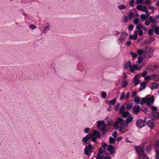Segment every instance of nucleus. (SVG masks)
<instances>
[{
  "label": "nucleus",
  "mask_w": 159,
  "mask_h": 159,
  "mask_svg": "<svg viewBox=\"0 0 159 159\" xmlns=\"http://www.w3.org/2000/svg\"><path fill=\"white\" fill-rule=\"evenodd\" d=\"M90 139L89 135H87L85 137L83 138L82 141L83 145H85L88 143V141Z\"/></svg>",
  "instance_id": "nucleus-15"
},
{
  "label": "nucleus",
  "mask_w": 159,
  "mask_h": 159,
  "mask_svg": "<svg viewBox=\"0 0 159 159\" xmlns=\"http://www.w3.org/2000/svg\"><path fill=\"white\" fill-rule=\"evenodd\" d=\"M141 18L142 20H144L146 19V16L144 14H142L141 15Z\"/></svg>",
  "instance_id": "nucleus-44"
},
{
  "label": "nucleus",
  "mask_w": 159,
  "mask_h": 159,
  "mask_svg": "<svg viewBox=\"0 0 159 159\" xmlns=\"http://www.w3.org/2000/svg\"><path fill=\"white\" fill-rule=\"evenodd\" d=\"M142 7V5H138L136 7L137 9L139 11H141Z\"/></svg>",
  "instance_id": "nucleus-53"
},
{
  "label": "nucleus",
  "mask_w": 159,
  "mask_h": 159,
  "mask_svg": "<svg viewBox=\"0 0 159 159\" xmlns=\"http://www.w3.org/2000/svg\"><path fill=\"white\" fill-rule=\"evenodd\" d=\"M119 123L117 121L115 122L113 124V125L114 126V128L115 129H117L118 128V125Z\"/></svg>",
  "instance_id": "nucleus-33"
},
{
  "label": "nucleus",
  "mask_w": 159,
  "mask_h": 159,
  "mask_svg": "<svg viewBox=\"0 0 159 159\" xmlns=\"http://www.w3.org/2000/svg\"><path fill=\"white\" fill-rule=\"evenodd\" d=\"M134 28V25H130L128 26V29L129 30L131 31Z\"/></svg>",
  "instance_id": "nucleus-52"
},
{
  "label": "nucleus",
  "mask_w": 159,
  "mask_h": 159,
  "mask_svg": "<svg viewBox=\"0 0 159 159\" xmlns=\"http://www.w3.org/2000/svg\"><path fill=\"white\" fill-rule=\"evenodd\" d=\"M149 20L152 23H154L156 20V19L155 17H153L152 16L149 17Z\"/></svg>",
  "instance_id": "nucleus-26"
},
{
  "label": "nucleus",
  "mask_w": 159,
  "mask_h": 159,
  "mask_svg": "<svg viewBox=\"0 0 159 159\" xmlns=\"http://www.w3.org/2000/svg\"><path fill=\"white\" fill-rule=\"evenodd\" d=\"M155 146L159 149V141H157L155 143Z\"/></svg>",
  "instance_id": "nucleus-64"
},
{
  "label": "nucleus",
  "mask_w": 159,
  "mask_h": 159,
  "mask_svg": "<svg viewBox=\"0 0 159 159\" xmlns=\"http://www.w3.org/2000/svg\"><path fill=\"white\" fill-rule=\"evenodd\" d=\"M107 125L105 124L103 126H102L101 130V131L102 132V136L104 135L107 133L106 131V126Z\"/></svg>",
  "instance_id": "nucleus-21"
},
{
  "label": "nucleus",
  "mask_w": 159,
  "mask_h": 159,
  "mask_svg": "<svg viewBox=\"0 0 159 159\" xmlns=\"http://www.w3.org/2000/svg\"><path fill=\"white\" fill-rule=\"evenodd\" d=\"M117 121L119 124H123V123H124V120L121 118L119 117L117 118Z\"/></svg>",
  "instance_id": "nucleus-30"
},
{
  "label": "nucleus",
  "mask_w": 159,
  "mask_h": 159,
  "mask_svg": "<svg viewBox=\"0 0 159 159\" xmlns=\"http://www.w3.org/2000/svg\"><path fill=\"white\" fill-rule=\"evenodd\" d=\"M121 114L123 118H126L127 117L130 116V113L127 111H125Z\"/></svg>",
  "instance_id": "nucleus-20"
},
{
  "label": "nucleus",
  "mask_w": 159,
  "mask_h": 159,
  "mask_svg": "<svg viewBox=\"0 0 159 159\" xmlns=\"http://www.w3.org/2000/svg\"><path fill=\"white\" fill-rule=\"evenodd\" d=\"M130 54L131 55L133 58H135L137 56V54L134 53L132 52H130Z\"/></svg>",
  "instance_id": "nucleus-49"
},
{
  "label": "nucleus",
  "mask_w": 159,
  "mask_h": 159,
  "mask_svg": "<svg viewBox=\"0 0 159 159\" xmlns=\"http://www.w3.org/2000/svg\"><path fill=\"white\" fill-rule=\"evenodd\" d=\"M132 66V63L130 61H128L125 64L124 67L125 69H127L128 67L129 68Z\"/></svg>",
  "instance_id": "nucleus-19"
},
{
  "label": "nucleus",
  "mask_w": 159,
  "mask_h": 159,
  "mask_svg": "<svg viewBox=\"0 0 159 159\" xmlns=\"http://www.w3.org/2000/svg\"><path fill=\"white\" fill-rule=\"evenodd\" d=\"M158 76V75H157V74L154 73L153 74L151 75V77L153 79L157 77Z\"/></svg>",
  "instance_id": "nucleus-60"
},
{
  "label": "nucleus",
  "mask_w": 159,
  "mask_h": 159,
  "mask_svg": "<svg viewBox=\"0 0 159 159\" xmlns=\"http://www.w3.org/2000/svg\"><path fill=\"white\" fill-rule=\"evenodd\" d=\"M149 116L150 117L152 120H157L159 118V112L157 111H153L151 112Z\"/></svg>",
  "instance_id": "nucleus-5"
},
{
  "label": "nucleus",
  "mask_w": 159,
  "mask_h": 159,
  "mask_svg": "<svg viewBox=\"0 0 159 159\" xmlns=\"http://www.w3.org/2000/svg\"><path fill=\"white\" fill-rule=\"evenodd\" d=\"M140 107L139 105H135L133 108V111L135 114H138L140 111Z\"/></svg>",
  "instance_id": "nucleus-10"
},
{
  "label": "nucleus",
  "mask_w": 159,
  "mask_h": 159,
  "mask_svg": "<svg viewBox=\"0 0 159 159\" xmlns=\"http://www.w3.org/2000/svg\"><path fill=\"white\" fill-rule=\"evenodd\" d=\"M145 123L144 121L142 119H139L137 120L136 123V125L137 127L140 129L145 126Z\"/></svg>",
  "instance_id": "nucleus-8"
},
{
  "label": "nucleus",
  "mask_w": 159,
  "mask_h": 159,
  "mask_svg": "<svg viewBox=\"0 0 159 159\" xmlns=\"http://www.w3.org/2000/svg\"><path fill=\"white\" fill-rule=\"evenodd\" d=\"M93 148L91 144H89L88 146H86L84 149V154L89 157L90 155V152Z\"/></svg>",
  "instance_id": "nucleus-4"
},
{
  "label": "nucleus",
  "mask_w": 159,
  "mask_h": 159,
  "mask_svg": "<svg viewBox=\"0 0 159 159\" xmlns=\"http://www.w3.org/2000/svg\"><path fill=\"white\" fill-rule=\"evenodd\" d=\"M140 100V98L139 97H135L134 98V101L137 104L139 103Z\"/></svg>",
  "instance_id": "nucleus-28"
},
{
  "label": "nucleus",
  "mask_w": 159,
  "mask_h": 159,
  "mask_svg": "<svg viewBox=\"0 0 159 159\" xmlns=\"http://www.w3.org/2000/svg\"><path fill=\"white\" fill-rule=\"evenodd\" d=\"M143 0H136V3L137 4H141L143 3Z\"/></svg>",
  "instance_id": "nucleus-59"
},
{
  "label": "nucleus",
  "mask_w": 159,
  "mask_h": 159,
  "mask_svg": "<svg viewBox=\"0 0 159 159\" xmlns=\"http://www.w3.org/2000/svg\"><path fill=\"white\" fill-rule=\"evenodd\" d=\"M151 107L152 110L153 111H157L158 109L156 107L154 106H152Z\"/></svg>",
  "instance_id": "nucleus-48"
},
{
  "label": "nucleus",
  "mask_w": 159,
  "mask_h": 159,
  "mask_svg": "<svg viewBox=\"0 0 159 159\" xmlns=\"http://www.w3.org/2000/svg\"><path fill=\"white\" fill-rule=\"evenodd\" d=\"M103 152V150L102 149V148H100L98 149V152L97 154V156H101L100 154L102 153Z\"/></svg>",
  "instance_id": "nucleus-36"
},
{
  "label": "nucleus",
  "mask_w": 159,
  "mask_h": 159,
  "mask_svg": "<svg viewBox=\"0 0 159 159\" xmlns=\"http://www.w3.org/2000/svg\"><path fill=\"white\" fill-rule=\"evenodd\" d=\"M116 99L114 98L112 100H110L109 103L110 105H114L116 103Z\"/></svg>",
  "instance_id": "nucleus-34"
},
{
  "label": "nucleus",
  "mask_w": 159,
  "mask_h": 159,
  "mask_svg": "<svg viewBox=\"0 0 159 159\" xmlns=\"http://www.w3.org/2000/svg\"><path fill=\"white\" fill-rule=\"evenodd\" d=\"M120 105V103H117L115 106V107H114V109L115 111H117L119 109V107Z\"/></svg>",
  "instance_id": "nucleus-51"
},
{
  "label": "nucleus",
  "mask_w": 159,
  "mask_h": 159,
  "mask_svg": "<svg viewBox=\"0 0 159 159\" xmlns=\"http://www.w3.org/2000/svg\"><path fill=\"white\" fill-rule=\"evenodd\" d=\"M93 135H94V136L98 138H100L101 136V134L96 130H94L93 131Z\"/></svg>",
  "instance_id": "nucleus-22"
},
{
  "label": "nucleus",
  "mask_w": 159,
  "mask_h": 159,
  "mask_svg": "<svg viewBox=\"0 0 159 159\" xmlns=\"http://www.w3.org/2000/svg\"><path fill=\"white\" fill-rule=\"evenodd\" d=\"M147 10V7L146 6L142 7L141 11H145Z\"/></svg>",
  "instance_id": "nucleus-61"
},
{
  "label": "nucleus",
  "mask_w": 159,
  "mask_h": 159,
  "mask_svg": "<svg viewBox=\"0 0 159 159\" xmlns=\"http://www.w3.org/2000/svg\"><path fill=\"white\" fill-rule=\"evenodd\" d=\"M143 57L140 56H139L138 59V62L139 64H141L142 62L143 61Z\"/></svg>",
  "instance_id": "nucleus-42"
},
{
  "label": "nucleus",
  "mask_w": 159,
  "mask_h": 159,
  "mask_svg": "<svg viewBox=\"0 0 159 159\" xmlns=\"http://www.w3.org/2000/svg\"><path fill=\"white\" fill-rule=\"evenodd\" d=\"M125 93L124 92H122L121 95L120 97V100H122L125 98ZM129 96V92H127L126 94V95L125 97V99L127 100L128 99Z\"/></svg>",
  "instance_id": "nucleus-13"
},
{
  "label": "nucleus",
  "mask_w": 159,
  "mask_h": 159,
  "mask_svg": "<svg viewBox=\"0 0 159 159\" xmlns=\"http://www.w3.org/2000/svg\"><path fill=\"white\" fill-rule=\"evenodd\" d=\"M97 128L98 129H101V126L104 125L105 121L103 120H98L97 122Z\"/></svg>",
  "instance_id": "nucleus-17"
},
{
  "label": "nucleus",
  "mask_w": 159,
  "mask_h": 159,
  "mask_svg": "<svg viewBox=\"0 0 159 159\" xmlns=\"http://www.w3.org/2000/svg\"><path fill=\"white\" fill-rule=\"evenodd\" d=\"M116 141V139L111 137H110L109 139V141L110 144H112L114 143Z\"/></svg>",
  "instance_id": "nucleus-29"
},
{
  "label": "nucleus",
  "mask_w": 159,
  "mask_h": 159,
  "mask_svg": "<svg viewBox=\"0 0 159 159\" xmlns=\"http://www.w3.org/2000/svg\"><path fill=\"white\" fill-rule=\"evenodd\" d=\"M134 13L132 12H130L129 14V19L131 20L134 16Z\"/></svg>",
  "instance_id": "nucleus-40"
},
{
  "label": "nucleus",
  "mask_w": 159,
  "mask_h": 159,
  "mask_svg": "<svg viewBox=\"0 0 159 159\" xmlns=\"http://www.w3.org/2000/svg\"><path fill=\"white\" fill-rule=\"evenodd\" d=\"M134 0H131L129 2V5L130 7H133L134 6Z\"/></svg>",
  "instance_id": "nucleus-55"
},
{
  "label": "nucleus",
  "mask_w": 159,
  "mask_h": 159,
  "mask_svg": "<svg viewBox=\"0 0 159 159\" xmlns=\"http://www.w3.org/2000/svg\"><path fill=\"white\" fill-rule=\"evenodd\" d=\"M129 39L135 40L137 39L136 36L131 35L129 37Z\"/></svg>",
  "instance_id": "nucleus-43"
},
{
  "label": "nucleus",
  "mask_w": 159,
  "mask_h": 159,
  "mask_svg": "<svg viewBox=\"0 0 159 159\" xmlns=\"http://www.w3.org/2000/svg\"><path fill=\"white\" fill-rule=\"evenodd\" d=\"M138 31L139 33V35L140 36H142L143 34V31L142 30H139Z\"/></svg>",
  "instance_id": "nucleus-63"
},
{
  "label": "nucleus",
  "mask_w": 159,
  "mask_h": 159,
  "mask_svg": "<svg viewBox=\"0 0 159 159\" xmlns=\"http://www.w3.org/2000/svg\"><path fill=\"white\" fill-rule=\"evenodd\" d=\"M143 49V50L140 49L138 50L137 53L139 55H141L142 54H143L144 53V48Z\"/></svg>",
  "instance_id": "nucleus-35"
},
{
  "label": "nucleus",
  "mask_w": 159,
  "mask_h": 159,
  "mask_svg": "<svg viewBox=\"0 0 159 159\" xmlns=\"http://www.w3.org/2000/svg\"><path fill=\"white\" fill-rule=\"evenodd\" d=\"M154 102V96H152L151 98H149L147 96L145 98H142L140 102L141 105H142L144 103H146L148 107L151 106V102L153 103Z\"/></svg>",
  "instance_id": "nucleus-2"
},
{
  "label": "nucleus",
  "mask_w": 159,
  "mask_h": 159,
  "mask_svg": "<svg viewBox=\"0 0 159 159\" xmlns=\"http://www.w3.org/2000/svg\"><path fill=\"white\" fill-rule=\"evenodd\" d=\"M113 120L111 119H110L107 120V124H106L107 125L111 126L112 125Z\"/></svg>",
  "instance_id": "nucleus-31"
},
{
  "label": "nucleus",
  "mask_w": 159,
  "mask_h": 159,
  "mask_svg": "<svg viewBox=\"0 0 159 159\" xmlns=\"http://www.w3.org/2000/svg\"><path fill=\"white\" fill-rule=\"evenodd\" d=\"M128 84V82L127 80H125L123 81L122 87L123 88H125Z\"/></svg>",
  "instance_id": "nucleus-37"
},
{
  "label": "nucleus",
  "mask_w": 159,
  "mask_h": 159,
  "mask_svg": "<svg viewBox=\"0 0 159 159\" xmlns=\"http://www.w3.org/2000/svg\"><path fill=\"white\" fill-rule=\"evenodd\" d=\"M152 29L155 33L157 34H159V27L157 26L156 25H153L152 27Z\"/></svg>",
  "instance_id": "nucleus-16"
},
{
  "label": "nucleus",
  "mask_w": 159,
  "mask_h": 159,
  "mask_svg": "<svg viewBox=\"0 0 159 159\" xmlns=\"http://www.w3.org/2000/svg\"><path fill=\"white\" fill-rule=\"evenodd\" d=\"M147 83V82L145 81L142 82L140 83V87L139 89V91H142L146 88Z\"/></svg>",
  "instance_id": "nucleus-12"
},
{
  "label": "nucleus",
  "mask_w": 159,
  "mask_h": 159,
  "mask_svg": "<svg viewBox=\"0 0 159 159\" xmlns=\"http://www.w3.org/2000/svg\"><path fill=\"white\" fill-rule=\"evenodd\" d=\"M49 29V28L48 26H46L43 29L44 32L46 33L48 32V30Z\"/></svg>",
  "instance_id": "nucleus-45"
},
{
  "label": "nucleus",
  "mask_w": 159,
  "mask_h": 159,
  "mask_svg": "<svg viewBox=\"0 0 159 159\" xmlns=\"http://www.w3.org/2000/svg\"><path fill=\"white\" fill-rule=\"evenodd\" d=\"M155 158L159 159V149H155Z\"/></svg>",
  "instance_id": "nucleus-24"
},
{
  "label": "nucleus",
  "mask_w": 159,
  "mask_h": 159,
  "mask_svg": "<svg viewBox=\"0 0 159 159\" xmlns=\"http://www.w3.org/2000/svg\"><path fill=\"white\" fill-rule=\"evenodd\" d=\"M32 29H34L36 28V26L33 24H30L29 26Z\"/></svg>",
  "instance_id": "nucleus-56"
},
{
  "label": "nucleus",
  "mask_w": 159,
  "mask_h": 159,
  "mask_svg": "<svg viewBox=\"0 0 159 159\" xmlns=\"http://www.w3.org/2000/svg\"><path fill=\"white\" fill-rule=\"evenodd\" d=\"M90 137V139L91 138L92 139V141L93 142H96L97 141V138L96 137L94 136V135H93L92 134H90V136H89Z\"/></svg>",
  "instance_id": "nucleus-25"
},
{
  "label": "nucleus",
  "mask_w": 159,
  "mask_h": 159,
  "mask_svg": "<svg viewBox=\"0 0 159 159\" xmlns=\"http://www.w3.org/2000/svg\"><path fill=\"white\" fill-rule=\"evenodd\" d=\"M136 69L134 67H133L132 66H131L129 68V71L132 73H133L134 72V71Z\"/></svg>",
  "instance_id": "nucleus-50"
},
{
  "label": "nucleus",
  "mask_w": 159,
  "mask_h": 159,
  "mask_svg": "<svg viewBox=\"0 0 159 159\" xmlns=\"http://www.w3.org/2000/svg\"><path fill=\"white\" fill-rule=\"evenodd\" d=\"M107 145L106 143H104L102 144V147H103V148L104 149H106V148H107Z\"/></svg>",
  "instance_id": "nucleus-62"
},
{
  "label": "nucleus",
  "mask_w": 159,
  "mask_h": 159,
  "mask_svg": "<svg viewBox=\"0 0 159 159\" xmlns=\"http://www.w3.org/2000/svg\"><path fill=\"white\" fill-rule=\"evenodd\" d=\"M107 95L106 93L105 92L102 91V92L101 96L104 99L106 98L107 97Z\"/></svg>",
  "instance_id": "nucleus-39"
},
{
  "label": "nucleus",
  "mask_w": 159,
  "mask_h": 159,
  "mask_svg": "<svg viewBox=\"0 0 159 159\" xmlns=\"http://www.w3.org/2000/svg\"><path fill=\"white\" fill-rule=\"evenodd\" d=\"M144 79L145 80H150L151 79L149 75L145 76L144 78Z\"/></svg>",
  "instance_id": "nucleus-54"
},
{
  "label": "nucleus",
  "mask_w": 159,
  "mask_h": 159,
  "mask_svg": "<svg viewBox=\"0 0 159 159\" xmlns=\"http://www.w3.org/2000/svg\"><path fill=\"white\" fill-rule=\"evenodd\" d=\"M143 27L142 25L141 24H139L137 25L136 27V29L139 30H141V29Z\"/></svg>",
  "instance_id": "nucleus-41"
},
{
  "label": "nucleus",
  "mask_w": 159,
  "mask_h": 159,
  "mask_svg": "<svg viewBox=\"0 0 159 159\" xmlns=\"http://www.w3.org/2000/svg\"><path fill=\"white\" fill-rule=\"evenodd\" d=\"M152 120H149L147 122V125L151 129H153L154 127V123Z\"/></svg>",
  "instance_id": "nucleus-14"
},
{
  "label": "nucleus",
  "mask_w": 159,
  "mask_h": 159,
  "mask_svg": "<svg viewBox=\"0 0 159 159\" xmlns=\"http://www.w3.org/2000/svg\"><path fill=\"white\" fill-rule=\"evenodd\" d=\"M139 19L138 18H136L134 21V23L135 25H137L139 22Z\"/></svg>",
  "instance_id": "nucleus-58"
},
{
  "label": "nucleus",
  "mask_w": 159,
  "mask_h": 159,
  "mask_svg": "<svg viewBox=\"0 0 159 159\" xmlns=\"http://www.w3.org/2000/svg\"><path fill=\"white\" fill-rule=\"evenodd\" d=\"M133 104L132 103H129L127 104L126 108L128 110L131 108L133 107Z\"/></svg>",
  "instance_id": "nucleus-32"
},
{
  "label": "nucleus",
  "mask_w": 159,
  "mask_h": 159,
  "mask_svg": "<svg viewBox=\"0 0 159 159\" xmlns=\"http://www.w3.org/2000/svg\"><path fill=\"white\" fill-rule=\"evenodd\" d=\"M125 107L124 105H122L121 106L120 109H119V112L121 114L122 113L125 112Z\"/></svg>",
  "instance_id": "nucleus-27"
},
{
  "label": "nucleus",
  "mask_w": 159,
  "mask_h": 159,
  "mask_svg": "<svg viewBox=\"0 0 159 159\" xmlns=\"http://www.w3.org/2000/svg\"><path fill=\"white\" fill-rule=\"evenodd\" d=\"M140 82V80L137 78L136 76L134 77L133 79V83L134 84L133 85V87H134L136 86Z\"/></svg>",
  "instance_id": "nucleus-11"
},
{
  "label": "nucleus",
  "mask_w": 159,
  "mask_h": 159,
  "mask_svg": "<svg viewBox=\"0 0 159 159\" xmlns=\"http://www.w3.org/2000/svg\"><path fill=\"white\" fill-rule=\"evenodd\" d=\"M153 30L152 29H150L148 31V34L149 35L152 36L153 35Z\"/></svg>",
  "instance_id": "nucleus-46"
},
{
  "label": "nucleus",
  "mask_w": 159,
  "mask_h": 159,
  "mask_svg": "<svg viewBox=\"0 0 159 159\" xmlns=\"http://www.w3.org/2000/svg\"><path fill=\"white\" fill-rule=\"evenodd\" d=\"M112 135L115 138H116L117 137V132L116 131H115L112 134Z\"/></svg>",
  "instance_id": "nucleus-57"
},
{
  "label": "nucleus",
  "mask_w": 159,
  "mask_h": 159,
  "mask_svg": "<svg viewBox=\"0 0 159 159\" xmlns=\"http://www.w3.org/2000/svg\"><path fill=\"white\" fill-rule=\"evenodd\" d=\"M126 6L123 4H121L119 5L118 7L119 9L120 10L125 9L126 8Z\"/></svg>",
  "instance_id": "nucleus-38"
},
{
  "label": "nucleus",
  "mask_w": 159,
  "mask_h": 159,
  "mask_svg": "<svg viewBox=\"0 0 159 159\" xmlns=\"http://www.w3.org/2000/svg\"><path fill=\"white\" fill-rule=\"evenodd\" d=\"M128 126L127 124L123 123V124H120V126L119 128V131L123 133H125L127 130L126 129H125V128Z\"/></svg>",
  "instance_id": "nucleus-7"
},
{
  "label": "nucleus",
  "mask_w": 159,
  "mask_h": 159,
  "mask_svg": "<svg viewBox=\"0 0 159 159\" xmlns=\"http://www.w3.org/2000/svg\"><path fill=\"white\" fill-rule=\"evenodd\" d=\"M159 85V83H156L155 82H153L152 84V86L150 87V88L152 90H153L154 89H157Z\"/></svg>",
  "instance_id": "nucleus-18"
},
{
  "label": "nucleus",
  "mask_w": 159,
  "mask_h": 159,
  "mask_svg": "<svg viewBox=\"0 0 159 159\" xmlns=\"http://www.w3.org/2000/svg\"><path fill=\"white\" fill-rule=\"evenodd\" d=\"M154 49L151 47L147 46L144 48V53L143 55L144 58H150L153 55Z\"/></svg>",
  "instance_id": "nucleus-1"
},
{
  "label": "nucleus",
  "mask_w": 159,
  "mask_h": 159,
  "mask_svg": "<svg viewBox=\"0 0 159 159\" xmlns=\"http://www.w3.org/2000/svg\"><path fill=\"white\" fill-rule=\"evenodd\" d=\"M152 149V147L150 146H147L146 147V150L148 152H150Z\"/></svg>",
  "instance_id": "nucleus-47"
},
{
  "label": "nucleus",
  "mask_w": 159,
  "mask_h": 159,
  "mask_svg": "<svg viewBox=\"0 0 159 159\" xmlns=\"http://www.w3.org/2000/svg\"><path fill=\"white\" fill-rule=\"evenodd\" d=\"M134 148L140 157H143V158H146L148 157L147 154L144 152L143 147H141L139 146H135Z\"/></svg>",
  "instance_id": "nucleus-3"
},
{
  "label": "nucleus",
  "mask_w": 159,
  "mask_h": 159,
  "mask_svg": "<svg viewBox=\"0 0 159 159\" xmlns=\"http://www.w3.org/2000/svg\"><path fill=\"white\" fill-rule=\"evenodd\" d=\"M129 117L127 118L126 120V123H125V124H127V125H128V124L131 122L133 120V116H131L130 115V116Z\"/></svg>",
  "instance_id": "nucleus-23"
},
{
  "label": "nucleus",
  "mask_w": 159,
  "mask_h": 159,
  "mask_svg": "<svg viewBox=\"0 0 159 159\" xmlns=\"http://www.w3.org/2000/svg\"><path fill=\"white\" fill-rule=\"evenodd\" d=\"M128 35V34L125 32H123L121 34L120 38L118 40V43L119 44L121 43L122 41L127 38Z\"/></svg>",
  "instance_id": "nucleus-6"
},
{
  "label": "nucleus",
  "mask_w": 159,
  "mask_h": 159,
  "mask_svg": "<svg viewBox=\"0 0 159 159\" xmlns=\"http://www.w3.org/2000/svg\"><path fill=\"white\" fill-rule=\"evenodd\" d=\"M107 151L110 152L111 154H113L115 152V149L113 146L111 145H109L107 147Z\"/></svg>",
  "instance_id": "nucleus-9"
}]
</instances>
